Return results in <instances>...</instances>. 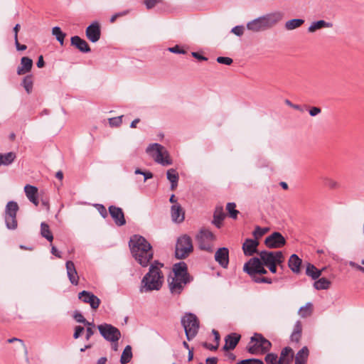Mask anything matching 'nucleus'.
<instances>
[{"instance_id": "4468645a", "label": "nucleus", "mask_w": 364, "mask_h": 364, "mask_svg": "<svg viewBox=\"0 0 364 364\" xmlns=\"http://www.w3.org/2000/svg\"><path fill=\"white\" fill-rule=\"evenodd\" d=\"M109 213L117 226H122L126 224L124 214L121 208L115 205H110L108 208Z\"/></svg>"}, {"instance_id": "1a4fd4ad", "label": "nucleus", "mask_w": 364, "mask_h": 364, "mask_svg": "<svg viewBox=\"0 0 364 364\" xmlns=\"http://www.w3.org/2000/svg\"><path fill=\"white\" fill-rule=\"evenodd\" d=\"M19 207L16 201H9L4 211V220L9 230H16L18 226L16 215Z\"/></svg>"}, {"instance_id": "0e129e2a", "label": "nucleus", "mask_w": 364, "mask_h": 364, "mask_svg": "<svg viewBox=\"0 0 364 364\" xmlns=\"http://www.w3.org/2000/svg\"><path fill=\"white\" fill-rule=\"evenodd\" d=\"M51 253L53 255H55V257H57L58 258H61V253H60V252H59L58 250V249L55 246H53V245H52V247H51Z\"/></svg>"}, {"instance_id": "412c9836", "label": "nucleus", "mask_w": 364, "mask_h": 364, "mask_svg": "<svg viewBox=\"0 0 364 364\" xmlns=\"http://www.w3.org/2000/svg\"><path fill=\"white\" fill-rule=\"evenodd\" d=\"M68 277L72 284L77 285L79 277L74 263L72 261H67L65 264Z\"/></svg>"}, {"instance_id": "f704fd0d", "label": "nucleus", "mask_w": 364, "mask_h": 364, "mask_svg": "<svg viewBox=\"0 0 364 364\" xmlns=\"http://www.w3.org/2000/svg\"><path fill=\"white\" fill-rule=\"evenodd\" d=\"M331 282L325 277L318 279L314 283V287L317 290L328 289L330 287Z\"/></svg>"}, {"instance_id": "5fc2aeb1", "label": "nucleus", "mask_w": 364, "mask_h": 364, "mask_svg": "<svg viewBox=\"0 0 364 364\" xmlns=\"http://www.w3.org/2000/svg\"><path fill=\"white\" fill-rule=\"evenodd\" d=\"M84 330H85L84 327H82L81 326H76L75 327V333H74V335H73V337L75 339L78 338L81 336V334L82 333Z\"/></svg>"}, {"instance_id": "cd10ccee", "label": "nucleus", "mask_w": 364, "mask_h": 364, "mask_svg": "<svg viewBox=\"0 0 364 364\" xmlns=\"http://www.w3.org/2000/svg\"><path fill=\"white\" fill-rule=\"evenodd\" d=\"M325 269L326 267H323L322 269H318L314 264L308 263L306 267V274L311 277L312 279L316 280L319 278L322 272Z\"/></svg>"}, {"instance_id": "f03ea898", "label": "nucleus", "mask_w": 364, "mask_h": 364, "mask_svg": "<svg viewBox=\"0 0 364 364\" xmlns=\"http://www.w3.org/2000/svg\"><path fill=\"white\" fill-rule=\"evenodd\" d=\"M164 264L157 260L151 264L149 271L143 277L139 287L141 293H146L152 291H159L161 289L164 276L161 271Z\"/></svg>"}, {"instance_id": "aec40b11", "label": "nucleus", "mask_w": 364, "mask_h": 364, "mask_svg": "<svg viewBox=\"0 0 364 364\" xmlns=\"http://www.w3.org/2000/svg\"><path fill=\"white\" fill-rule=\"evenodd\" d=\"M258 245L259 242L257 240L250 238L246 239L242 245V250L245 255L252 256L255 253L257 252Z\"/></svg>"}, {"instance_id": "b1692460", "label": "nucleus", "mask_w": 364, "mask_h": 364, "mask_svg": "<svg viewBox=\"0 0 364 364\" xmlns=\"http://www.w3.org/2000/svg\"><path fill=\"white\" fill-rule=\"evenodd\" d=\"M294 358V351L289 347L282 349L280 357L279 358V364H291Z\"/></svg>"}, {"instance_id": "f257e3e1", "label": "nucleus", "mask_w": 364, "mask_h": 364, "mask_svg": "<svg viewBox=\"0 0 364 364\" xmlns=\"http://www.w3.org/2000/svg\"><path fill=\"white\" fill-rule=\"evenodd\" d=\"M131 253L135 260L143 267L149 265L154 256L151 244L141 235H133L129 242Z\"/></svg>"}, {"instance_id": "69168bd1", "label": "nucleus", "mask_w": 364, "mask_h": 364, "mask_svg": "<svg viewBox=\"0 0 364 364\" xmlns=\"http://www.w3.org/2000/svg\"><path fill=\"white\" fill-rule=\"evenodd\" d=\"M301 330H302V328H301V322L299 321H298L294 326L293 331L301 334Z\"/></svg>"}, {"instance_id": "ea45409f", "label": "nucleus", "mask_w": 364, "mask_h": 364, "mask_svg": "<svg viewBox=\"0 0 364 364\" xmlns=\"http://www.w3.org/2000/svg\"><path fill=\"white\" fill-rule=\"evenodd\" d=\"M22 85L23 86L26 92L28 94H30L32 92V89H33L32 76L31 75L26 76L23 80Z\"/></svg>"}, {"instance_id": "603ef678", "label": "nucleus", "mask_w": 364, "mask_h": 364, "mask_svg": "<svg viewBox=\"0 0 364 364\" xmlns=\"http://www.w3.org/2000/svg\"><path fill=\"white\" fill-rule=\"evenodd\" d=\"M168 50L173 53L184 54L186 50L182 49L179 46L176 45L173 47L168 48Z\"/></svg>"}, {"instance_id": "2eb2a0df", "label": "nucleus", "mask_w": 364, "mask_h": 364, "mask_svg": "<svg viewBox=\"0 0 364 364\" xmlns=\"http://www.w3.org/2000/svg\"><path fill=\"white\" fill-rule=\"evenodd\" d=\"M86 36L87 38L92 42L95 43L99 41L101 36L100 26L97 22L95 21L92 23L87 28H86Z\"/></svg>"}, {"instance_id": "4d7b16f0", "label": "nucleus", "mask_w": 364, "mask_h": 364, "mask_svg": "<svg viewBox=\"0 0 364 364\" xmlns=\"http://www.w3.org/2000/svg\"><path fill=\"white\" fill-rule=\"evenodd\" d=\"M321 112V109L319 107H313L309 109V114L311 117H315L317 114H320Z\"/></svg>"}, {"instance_id": "e433bc0d", "label": "nucleus", "mask_w": 364, "mask_h": 364, "mask_svg": "<svg viewBox=\"0 0 364 364\" xmlns=\"http://www.w3.org/2000/svg\"><path fill=\"white\" fill-rule=\"evenodd\" d=\"M132 358V347L130 346H127L124 349L122 354L120 358V363L122 364H127L130 362Z\"/></svg>"}, {"instance_id": "f8f14e48", "label": "nucleus", "mask_w": 364, "mask_h": 364, "mask_svg": "<svg viewBox=\"0 0 364 364\" xmlns=\"http://www.w3.org/2000/svg\"><path fill=\"white\" fill-rule=\"evenodd\" d=\"M265 245L270 249L281 248L286 244V240L279 232H274L264 240Z\"/></svg>"}, {"instance_id": "a878e982", "label": "nucleus", "mask_w": 364, "mask_h": 364, "mask_svg": "<svg viewBox=\"0 0 364 364\" xmlns=\"http://www.w3.org/2000/svg\"><path fill=\"white\" fill-rule=\"evenodd\" d=\"M33 60L28 57H23L21 59V66L17 68V74L21 75L26 74L31 70Z\"/></svg>"}, {"instance_id": "864d4df0", "label": "nucleus", "mask_w": 364, "mask_h": 364, "mask_svg": "<svg viewBox=\"0 0 364 364\" xmlns=\"http://www.w3.org/2000/svg\"><path fill=\"white\" fill-rule=\"evenodd\" d=\"M97 210L100 215L105 218L107 216V211L105 207L102 204H97L96 205Z\"/></svg>"}, {"instance_id": "bb28decb", "label": "nucleus", "mask_w": 364, "mask_h": 364, "mask_svg": "<svg viewBox=\"0 0 364 364\" xmlns=\"http://www.w3.org/2000/svg\"><path fill=\"white\" fill-rule=\"evenodd\" d=\"M301 259L298 257L297 255L293 254L290 256L288 261V266L290 269L296 274L300 272V267L301 265Z\"/></svg>"}, {"instance_id": "393cba45", "label": "nucleus", "mask_w": 364, "mask_h": 364, "mask_svg": "<svg viewBox=\"0 0 364 364\" xmlns=\"http://www.w3.org/2000/svg\"><path fill=\"white\" fill-rule=\"evenodd\" d=\"M240 339V336L237 333H232L225 338V343L223 346L225 350L234 349Z\"/></svg>"}, {"instance_id": "9b49d317", "label": "nucleus", "mask_w": 364, "mask_h": 364, "mask_svg": "<svg viewBox=\"0 0 364 364\" xmlns=\"http://www.w3.org/2000/svg\"><path fill=\"white\" fill-rule=\"evenodd\" d=\"M98 328L102 336L112 342L118 341L121 337L119 331L111 325H100Z\"/></svg>"}, {"instance_id": "c85d7f7f", "label": "nucleus", "mask_w": 364, "mask_h": 364, "mask_svg": "<svg viewBox=\"0 0 364 364\" xmlns=\"http://www.w3.org/2000/svg\"><path fill=\"white\" fill-rule=\"evenodd\" d=\"M333 23L331 22H327L324 20H319L317 21H314L308 28V31L309 33H314L316 30L323 28H332Z\"/></svg>"}, {"instance_id": "39448f33", "label": "nucleus", "mask_w": 364, "mask_h": 364, "mask_svg": "<svg viewBox=\"0 0 364 364\" xmlns=\"http://www.w3.org/2000/svg\"><path fill=\"white\" fill-rule=\"evenodd\" d=\"M146 152L153 158L156 163L162 166L172 164V160L170 159L168 151L160 144L154 143L149 144L146 149Z\"/></svg>"}, {"instance_id": "4be33fe9", "label": "nucleus", "mask_w": 364, "mask_h": 364, "mask_svg": "<svg viewBox=\"0 0 364 364\" xmlns=\"http://www.w3.org/2000/svg\"><path fill=\"white\" fill-rule=\"evenodd\" d=\"M71 45L82 53H89L90 48L84 39L77 36H73L70 39Z\"/></svg>"}, {"instance_id": "4c0bfd02", "label": "nucleus", "mask_w": 364, "mask_h": 364, "mask_svg": "<svg viewBox=\"0 0 364 364\" xmlns=\"http://www.w3.org/2000/svg\"><path fill=\"white\" fill-rule=\"evenodd\" d=\"M52 34L55 36L56 40L60 43V45H63L65 33L61 31L60 27H53L52 29Z\"/></svg>"}, {"instance_id": "c03bdc74", "label": "nucleus", "mask_w": 364, "mask_h": 364, "mask_svg": "<svg viewBox=\"0 0 364 364\" xmlns=\"http://www.w3.org/2000/svg\"><path fill=\"white\" fill-rule=\"evenodd\" d=\"M267 364H279V358L274 353H268L265 357Z\"/></svg>"}, {"instance_id": "5701e85b", "label": "nucleus", "mask_w": 364, "mask_h": 364, "mask_svg": "<svg viewBox=\"0 0 364 364\" xmlns=\"http://www.w3.org/2000/svg\"><path fill=\"white\" fill-rule=\"evenodd\" d=\"M24 192L28 199L35 205H38L39 202L38 200V188L32 185H26Z\"/></svg>"}, {"instance_id": "e2e57ef3", "label": "nucleus", "mask_w": 364, "mask_h": 364, "mask_svg": "<svg viewBox=\"0 0 364 364\" xmlns=\"http://www.w3.org/2000/svg\"><path fill=\"white\" fill-rule=\"evenodd\" d=\"M181 318H198L197 316L191 312H186L183 316H182Z\"/></svg>"}, {"instance_id": "49530a36", "label": "nucleus", "mask_w": 364, "mask_h": 364, "mask_svg": "<svg viewBox=\"0 0 364 364\" xmlns=\"http://www.w3.org/2000/svg\"><path fill=\"white\" fill-rule=\"evenodd\" d=\"M216 60L218 63L224 64V65H231L233 61L231 58L223 57V56L218 57Z\"/></svg>"}, {"instance_id": "680f3d73", "label": "nucleus", "mask_w": 364, "mask_h": 364, "mask_svg": "<svg viewBox=\"0 0 364 364\" xmlns=\"http://www.w3.org/2000/svg\"><path fill=\"white\" fill-rule=\"evenodd\" d=\"M301 334L293 331L291 336V341L298 342L301 338Z\"/></svg>"}, {"instance_id": "9d476101", "label": "nucleus", "mask_w": 364, "mask_h": 364, "mask_svg": "<svg viewBox=\"0 0 364 364\" xmlns=\"http://www.w3.org/2000/svg\"><path fill=\"white\" fill-rule=\"evenodd\" d=\"M259 257L265 267L274 263L281 264L284 261V257L281 251L269 252L267 250L261 251L259 253Z\"/></svg>"}, {"instance_id": "774afa93", "label": "nucleus", "mask_w": 364, "mask_h": 364, "mask_svg": "<svg viewBox=\"0 0 364 364\" xmlns=\"http://www.w3.org/2000/svg\"><path fill=\"white\" fill-rule=\"evenodd\" d=\"M218 359L216 358H208L206 359V364H217Z\"/></svg>"}, {"instance_id": "8fccbe9b", "label": "nucleus", "mask_w": 364, "mask_h": 364, "mask_svg": "<svg viewBox=\"0 0 364 364\" xmlns=\"http://www.w3.org/2000/svg\"><path fill=\"white\" fill-rule=\"evenodd\" d=\"M237 364H264L261 360L259 359H247L240 361Z\"/></svg>"}, {"instance_id": "dca6fc26", "label": "nucleus", "mask_w": 364, "mask_h": 364, "mask_svg": "<svg viewBox=\"0 0 364 364\" xmlns=\"http://www.w3.org/2000/svg\"><path fill=\"white\" fill-rule=\"evenodd\" d=\"M78 298L85 303L90 304L92 309L98 308L100 300L92 293L87 291H82L79 293Z\"/></svg>"}, {"instance_id": "09e8293b", "label": "nucleus", "mask_w": 364, "mask_h": 364, "mask_svg": "<svg viewBox=\"0 0 364 364\" xmlns=\"http://www.w3.org/2000/svg\"><path fill=\"white\" fill-rule=\"evenodd\" d=\"M122 116L117 117H112L109 119V124L112 127H117L122 124Z\"/></svg>"}, {"instance_id": "052dcab7", "label": "nucleus", "mask_w": 364, "mask_h": 364, "mask_svg": "<svg viewBox=\"0 0 364 364\" xmlns=\"http://www.w3.org/2000/svg\"><path fill=\"white\" fill-rule=\"evenodd\" d=\"M15 41V46L18 50H25L27 48V46L26 45H21L19 43L18 40H14Z\"/></svg>"}, {"instance_id": "473e14b6", "label": "nucleus", "mask_w": 364, "mask_h": 364, "mask_svg": "<svg viewBox=\"0 0 364 364\" xmlns=\"http://www.w3.org/2000/svg\"><path fill=\"white\" fill-rule=\"evenodd\" d=\"M309 356V349L307 347H303L296 354L295 358L296 364H306Z\"/></svg>"}, {"instance_id": "423d86ee", "label": "nucleus", "mask_w": 364, "mask_h": 364, "mask_svg": "<svg viewBox=\"0 0 364 364\" xmlns=\"http://www.w3.org/2000/svg\"><path fill=\"white\" fill-rule=\"evenodd\" d=\"M193 251L192 239L188 235L178 237L175 246V257L178 259L187 258Z\"/></svg>"}, {"instance_id": "72a5a7b5", "label": "nucleus", "mask_w": 364, "mask_h": 364, "mask_svg": "<svg viewBox=\"0 0 364 364\" xmlns=\"http://www.w3.org/2000/svg\"><path fill=\"white\" fill-rule=\"evenodd\" d=\"M304 23V20L301 18H293L285 23L284 27L287 31H291L300 27Z\"/></svg>"}, {"instance_id": "a18cd8bd", "label": "nucleus", "mask_w": 364, "mask_h": 364, "mask_svg": "<svg viewBox=\"0 0 364 364\" xmlns=\"http://www.w3.org/2000/svg\"><path fill=\"white\" fill-rule=\"evenodd\" d=\"M322 180L323 181L324 185L331 188H335L338 186L337 182H336L332 178H330L328 177H322Z\"/></svg>"}, {"instance_id": "58836bf2", "label": "nucleus", "mask_w": 364, "mask_h": 364, "mask_svg": "<svg viewBox=\"0 0 364 364\" xmlns=\"http://www.w3.org/2000/svg\"><path fill=\"white\" fill-rule=\"evenodd\" d=\"M235 208L236 204L235 203H228L226 205V210L228 212L229 216L234 220L237 218V215L240 213Z\"/></svg>"}, {"instance_id": "6e6d98bb", "label": "nucleus", "mask_w": 364, "mask_h": 364, "mask_svg": "<svg viewBox=\"0 0 364 364\" xmlns=\"http://www.w3.org/2000/svg\"><path fill=\"white\" fill-rule=\"evenodd\" d=\"M158 1V0H145L144 4L148 9H150L154 7Z\"/></svg>"}, {"instance_id": "7ed1b4c3", "label": "nucleus", "mask_w": 364, "mask_h": 364, "mask_svg": "<svg viewBox=\"0 0 364 364\" xmlns=\"http://www.w3.org/2000/svg\"><path fill=\"white\" fill-rule=\"evenodd\" d=\"M173 277L168 278V287L173 295H179L185 286L191 281L184 262L176 263L173 267Z\"/></svg>"}, {"instance_id": "79ce46f5", "label": "nucleus", "mask_w": 364, "mask_h": 364, "mask_svg": "<svg viewBox=\"0 0 364 364\" xmlns=\"http://www.w3.org/2000/svg\"><path fill=\"white\" fill-rule=\"evenodd\" d=\"M250 276L251 277L252 281H254L255 283H265L269 284L272 283V279L264 277H259L258 276V274H252Z\"/></svg>"}, {"instance_id": "c9c22d12", "label": "nucleus", "mask_w": 364, "mask_h": 364, "mask_svg": "<svg viewBox=\"0 0 364 364\" xmlns=\"http://www.w3.org/2000/svg\"><path fill=\"white\" fill-rule=\"evenodd\" d=\"M41 235L49 242H52L53 240V235L48 225L44 222L41 224Z\"/></svg>"}, {"instance_id": "0eeeda50", "label": "nucleus", "mask_w": 364, "mask_h": 364, "mask_svg": "<svg viewBox=\"0 0 364 364\" xmlns=\"http://www.w3.org/2000/svg\"><path fill=\"white\" fill-rule=\"evenodd\" d=\"M271 348V343L259 333H255L247 346V350L251 354L264 353Z\"/></svg>"}, {"instance_id": "de8ad7c7", "label": "nucleus", "mask_w": 364, "mask_h": 364, "mask_svg": "<svg viewBox=\"0 0 364 364\" xmlns=\"http://www.w3.org/2000/svg\"><path fill=\"white\" fill-rule=\"evenodd\" d=\"M87 326L86 329V339L89 340L95 332V326L89 322H87Z\"/></svg>"}, {"instance_id": "7c9ffc66", "label": "nucleus", "mask_w": 364, "mask_h": 364, "mask_svg": "<svg viewBox=\"0 0 364 364\" xmlns=\"http://www.w3.org/2000/svg\"><path fill=\"white\" fill-rule=\"evenodd\" d=\"M225 218V214L223 211V207H217L215 208V210L214 212V215H213V224L217 227V228H220V225H221V223L224 220Z\"/></svg>"}, {"instance_id": "6ab92c4d", "label": "nucleus", "mask_w": 364, "mask_h": 364, "mask_svg": "<svg viewBox=\"0 0 364 364\" xmlns=\"http://www.w3.org/2000/svg\"><path fill=\"white\" fill-rule=\"evenodd\" d=\"M171 216L173 222L181 223L185 219V212L178 203L173 204L171 207Z\"/></svg>"}, {"instance_id": "c756f323", "label": "nucleus", "mask_w": 364, "mask_h": 364, "mask_svg": "<svg viewBox=\"0 0 364 364\" xmlns=\"http://www.w3.org/2000/svg\"><path fill=\"white\" fill-rule=\"evenodd\" d=\"M166 177L167 179L171 182L170 189L171 191H174L178 186V181L179 178L176 170L174 168L168 169L166 172Z\"/></svg>"}, {"instance_id": "13d9d810", "label": "nucleus", "mask_w": 364, "mask_h": 364, "mask_svg": "<svg viewBox=\"0 0 364 364\" xmlns=\"http://www.w3.org/2000/svg\"><path fill=\"white\" fill-rule=\"evenodd\" d=\"M127 14V11H123V12H120V13H117L115 14H114L111 18H110V22L111 23H114L116 19L117 18H119V16H124V15H126Z\"/></svg>"}, {"instance_id": "2f4dec72", "label": "nucleus", "mask_w": 364, "mask_h": 364, "mask_svg": "<svg viewBox=\"0 0 364 364\" xmlns=\"http://www.w3.org/2000/svg\"><path fill=\"white\" fill-rule=\"evenodd\" d=\"M16 158V154L12 151L6 154H0V166H9L14 161Z\"/></svg>"}, {"instance_id": "a19ab883", "label": "nucleus", "mask_w": 364, "mask_h": 364, "mask_svg": "<svg viewBox=\"0 0 364 364\" xmlns=\"http://www.w3.org/2000/svg\"><path fill=\"white\" fill-rule=\"evenodd\" d=\"M311 311L312 304L311 303H308L299 309V314L301 317H308L311 315Z\"/></svg>"}, {"instance_id": "a211bd4d", "label": "nucleus", "mask_w": 364, "mask_h": 364, "mask_svg": "<svg viewBox=\"0 0 364 364\" xmlns=\"http://www.w3.org/2000/svg\"><path fill=\"white\" fill-rule=\"evenodd\" d=\"M215 261L223 268H227L229 264V250L227 247L219 248L215 254Z\"/></svg>"}, {"instance_id": "3c124183", "label": "nucleus", "mask_w": 364, "mask_h": 364, "mask_svg": "<svg viewBox=\"0 0 364 364\" xmlns=\"http://www.w3.org/2000/svg\"><path fill=\"white\" fill-rule=\"evenodd\" d=\"M231 32L237 36H241L244 33V27L242 26H236L232 28Z\"/></svg>"}, {"instance_id": "bf43d9fd", "label": "nucleus", "mask_w": 364, "mask_h": 364, "mask_svg": "<svg viewBox=\"0 0 364 364\" xmlns=\"http://www.w3.org/2000/svg\"><path fill=\"white\" fill-rule=\"evenodd\" d=\"M192 56L194 57L195 58L199 60H207L208 58L202 55H200L199 53L198 52H192Z\"/></svg>"}, {"instance_id": "20e7f679", "label": "nucleus", "mask_w": 364, "mask_h": 364, "mask_svg": "<svg viewBox=\"0 0 364 364\" xmlns=\"http://www.w3.org/2000/svg\"><path fill=\"white\" fill-rule=\"evenodd\" d=\"M282 18V14L275 11L259 16L247 23V28L253 32L266 31L276 25Z\"/></svg>"}, {"instance_id": "ddd939ff", "label": "nucleus", "mask_w": 364, "mask_h": 364, "mask_svg": "<svg viewBox=\"0 0 364 364\" xmlns=\"http://www.w3.org/2000/svg\"><path fill=\"white\" fill-rule=\"evenodd\" d=\"M181 323L187 339L191 341L195 338L199 329V320H181Z\"/></svg>"}, {"instance_id": "338daca9", "label": "nucleus", "mask_w": 364, "mask_h": 364, "mask_svg": "<svg viewBox=\"0 0 364 364\" xmlns=\"http://www.w3.org/2000/svg\"><path fill=\"white\" fill-rule=\"evenodd\" d=\"M277 264H278V263H274L272 264L267 266V267L269 268V271L272 273L275 274L277 271Z\"/></svg>"}, {"instance_id": "37998d69", "label": "nucleus", "mask_w": 364, "mask_h": 364, "mask_svg": "<svg viewBox=\"0 0 364 364\" xmlns=\"http://www.w3.org/2000/svg\"><path fill=\"white\" fill-rule=\"evenodd\" d=\"M268 230L269 229L267 228H262L259 226H257L253 231L252 235L255 237V240H257L258 238L263 236Z\"/></svg>"}, {"instance_id": "f3484780", "label": "nucleus", "mask_w": 364, "mask_h": 364, "mask_svg": "<svg viewBox=\"0 0 364 364\" xmlns=\"http://www.w3.org/2000/svg\"><path fill=\"white\" fill-rule=\"evenodd\" d=\"M262 265L264 264L260 257H252L244 264L243 270L249 275L255 274Z\"/></svg>"}, {"instance_id": "6e6552de", "label": "nucleus", "mask_w": 364, "mask_h": 364, "mask_svg": "<svg viewBox=\"0 0 364 364\" xmlns=\"http://www.w3.org/2000/svg\"><path fill=\"white\" fill-rule=\"evenodd\" d=\"M215 240L214 234L208 229L203 228L196 236L198 248L208 252L213 251V242Z\"/></svg>"}]
</instances>
